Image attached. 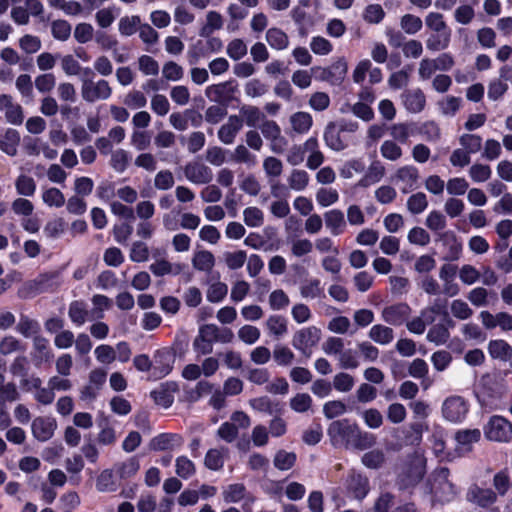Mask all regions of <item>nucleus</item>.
Instances as JSON below:
<instances>
[{
  "mask_svg": "<svg viewBox=\"0 0 512 512\" xmlns=\"http://www.w3.org/2000/svg\"><path fill=\"white\" fill-rule=\"evenodd\" d=\"M32 434L39 441H47L54 435L56 429L55 420L48 417H37L33 420Z\"/></svg>",
  "mask_w": 512,
  "mask_h": 512,
  "instance_id": "obj_18",
  "label": "nucleus"
},
{
  "mask_svg": "<svg viewBox=\"0 0 512 512\" xmlns=\"http://www.w3.org/2000/svg\"><path fill=\"white\" fill-rule=\"evenodd\" d=\"M116 474L121 479H129L137 474L140 468L138 459L135 457L129 458L126 461L115 465Z\"/></svg>",
  "mask_w": 512,
  "mask_h": 512,
  "instance_id": "obj_44",
  "label": "nucleus"
},
{
  "mask_svg": "<svg viewBox=\"0 0 512 512\" xmlns=\"http://www.w3.org/2000/svg\"><path fill=\"white\" fill-rule=\"evenodd\" d=\"M265 38L269 46L278 51L287 49L290 43L288 35L276 27L269 28Z\"/></svg>",
  "mask_w": 512,
  "mask_h": 512,
  "instance_id": "obj_29",
  "label": "nucleus"
},
{
  "mask_svg": "<svg viewBox=\"0 0 512 512\" xmlns=\"http://www.w3.org/2000/svg\"><path fill=\"white\" fill-rule=\"evenodd\" d=\"M449 337H450L449 330L442 323H438V324L433 325L429 329V331H428V333L426 335V339L429 342L434 343L436 345H443V344H445L448 341Z\"/></svg>",
  "mask_w": 512,
  "mask_h": 512,
  "instance_id": "obj_46",
  "label": "nucleus"
},
{
  "mask_svg": "<svg viewBox=\"0 0 512 512\" xmlns=\"http://www.w3.org/2000/svg\"><path fill=\"white\" fill-rule=\"evenodd\" d=\"M192 264L199 271L209 272L214 267L215 258L210 251H198L193 256Z\"/></svg>",
  "mask_w": 512,
  "mask_h": 512,
  "instance_id": "obj_41",
  "label": "nucleus"
},
{
  "mask_svg": "<svg viewBox=\"0 0 512 512\" xmlns=\"http://www.w3.org/2000/svg\"><path fill=\"white\" fill-rule=\"evenodd\" d=\"M488 353L493 359L506 362L512 357V346L502 339L491 340L488 344Z\"/></svg>",
  "mask_w": 512,
  "mask_h": 512,
  "instance_id": "obj_26",
  "label": "nucleus"
},
{
  "mask_svg": "<svg viewBox=\"0 0 512 512\" xmlns=\"http://www.w3.org/2000/svg\"><path fill=\"white\" fill-rule=\"evenodd\" d=\"M268 334L276 339L284 337L288 333V321L279 314L270 315L265 321Z\"/></svg>",
  "mask_w": 512,
  "mask_h": 512,
  "instance_id": "obj_24",
  "label": "nucleus"
},
{
  "mask_svg": "<svg viewBox=\"0 0 512 512\" xmlns=\"http://www.w3.org/2000/svg\"><path fill=\"white\" fill-rule=\"evenodd\" d=\"M406 205L410 213L417 215L427 209L428 200L423 192H417L407 199Z\"/></svg>",
  "mask_w": 512,
  "mask_h": 512,
  "instance_id": "obj_54",
  "label": "nucleus"
},
{
  "mask_svg": "<svg viewBox=\"0 0 512 512\" xmlns=\"http://www.w3.org/2000/svg\"><path fill=\"white\" fill-rule=\"evenodd\" d=\"M15 188L19 195L31 197L36 192V182L27 175H20L15 181Z\"/></svg>",
  "mask_w": 512,
  "mask_h": 512,
  "instance_id": "obj_53",
  "label": "nucleus"
},
{
  "mask_svg": "<svg viewBox=\"0 0 512 512\" xmlns=\"http://www.w3.org/2000/svg\"><path fill=\"white\" fill-rule=\"evenodd\" d=\"M247 52V45L240 38L231 40L226 47L227 55L235 61L242 59L247 54Z\"/></svg>",
  "mask_w": 512,
  "mask_h": 512,
  "instance_id": "obj_62",
  "label": "nucleus"
},
{
  "mask_svg": "<svg viewBox=\"0 0 512 512\" xmlns=\"http://www.w3.org/2000/svg\"><path fill=\"white\" fill-rule=\"evenodd\" d=\"M183 444V438L178 434L162 433L151 439L149 447L154 451H174Z\"/></svg>",
  "mask_w": 512,
  "mask_h": 512,
  "instance_id": "obj_15",
  "label": "nucleus"
},
{
  "mask_svg": "<svg viewBox=\"0 0 512 512\" xmlns=\"http://www.w3.org/2000/svg\"><path fill=\"white\" fill-rule=\"evenodd\" d=\"M141 25V19L137 15L133 16H124L119 20L118 30L119 33L123 36H131L137 30H139V26Z\"/></svg>",
  "mask_w": 512,
  "mask_h": 512,
  "instance_id": "obj_50",
  "label": "nucleus"
},
{
  "mask_svg": "<svg viewBox=\"0 0 512 512\" xmlns=\"http://www.w3.org/2000/svg\"><path fill=\"white\" fill-rule=\"evenodd\" d=\"M61 68L67 76H77L81 71L85 74H92L91 68L82 69L80 63L72 55H65L61 58Z\"/></svg>",
  "mask_w": 512,
  "mask_h": 512,
  "instance_id": "obj_43",
  "label": "nucleus"
},
{
  "mask_svg": "<svg viewBox=\"0 0 512 512\" xmlns=\"http://www.w3.org/2000/svg\"><path fill=\"white\" fill-rule=\"evenodd\" d=\"M41 199L45 205L54 208H60L66 203L64 194L56 187L43 189Z\"/></svg>",
  "mask_w": 512,
  "mask_h": 512,
  "instance_id": "obj_39",
  "label": "nucleus"
},
{
  "mask_svg": "<svg viewBox=\"0 0 512 512\" xmlns=\"http://www.w3.org/2000/svg\"><path fill=\"white\" fill-rule=\"evenodd\" d=\"M173 357L168 352H158L155 356L152 367L153 375L156 378H163L172 370Z\"/></svg>",
  "mask_w": 512,
  "mask_h": 512,
  "instance_id": "obj_28",
  "label": "nucleus"
},
{
  "mask_svg": "<svg viewBox=\"0 0 512 512\" xmlns=\"http://www.w3.org/2000/svg\"><path fill=\"white\" fill-rule=\"evenodd\" d=\"M175 473L179 478L187 480L195 475L196 466L187 456H178L175 460Z\"/></svg>",
  "mask_w": 512,
  "mask_h": 512,
  "instance_id": "obj_38",
  "label": "nucleus"
},
{
  "mask_svg": "<svg viewBox=\"0 0 512 512\" xmlns=\"http://www.w3.org/2000/svg\"><path fill=\"white\" fill-rule=\"evenodd\" d=\"M269 306L273 311L286 309L290 304V299L283 289H275L269 295Z\"/></svg>",
  "mask_w": 512,
  "mask_h": 512,
  "instance_id": "obj_52",
  "label": "nucleus"
},
{
  "mask_svg": "<svg viewBox=\"0 0 512 512\" xmlns=\"http://www.w3.org/2000/svg\"><path fill=\"white\" fill-rule=\"evenodd\" d=\"M344 129H340L335 123H329L324 130L325 144L333 151L339 152L348 147V141L343 136Z\"/></svg>",
  "mask_w": 512,
  "mask_h": 512,
  "instance_id": "obj_16",
  "label": "nucleus"
},
{
  "mask_svg": "<svg viewBox=\"0 0 512 512\" xmlns=\"http://www.w3.org/2000/svg\"><path fill=\"white\" fill-rule=\"evenodd\" d=\"M346 486L348 493L357 500L364 499L370 491L368 477L356 471L349 473Z\"/></svg>",
  "mask_w": 512,
  "mask_h": 512,
  "instance_id": "obj_12",
  "label": "nucleus"
},
{
  "mask_svg": "<svg viewBox=\"0 0 512 512\" xmlns=\"http://www.w3.org/2000/svg\"><path fill=\"white\" fill-rule=\"evenodd\" d=\"M130 161L129 153L124 149H117L111 154L110 165L118 173H123Z\"/></svg>",
  "mask_w": 512,
  "mask_h": 512,
  "instance_id": "obj_56",
  "label": "nucleus"
},
{
  "mask_svg": "<svg viewBox=\"0 0 512 512\" xmlns=\"http://www.w3.org/2000/svg\"><path fill=\"white\" fill-rule=\"evenodd\" d=\"M355 385L354 377L348 373L340 372L333 377V388L341 393H347L352 390Z\"/></svg>",
  "mask_w": 512,
  "mask_h": 512,
  "instance_id": "obj_57",
  "label": "nucleus"
},
{
  "mask_svg": "<svg viewBox=\"0 0 512 512\" xmlns=\"http://www.w3.org/2000/svg\"><path fill=\"white\" fill-rule=\"evenodd\" d=\"M392 180L396 184L400 185L401 191L403 193L414 190L417 188L419 182L418 168L414 165L401 166L395 171L394 175L392 176Z\"/></svg>",
  "mask_w": 512,
  "mask_h": 512,
  "instance_id": "obj_10",
  "label": "nucleus"
},
{
  "mask_svg": "<svg viewBox=\"0 0 512 512\" xmlns=\"http://www.w3.org/2000/svg\"><path fill=\"white\" fill-rule=\"evenodd\" d=\"M223 24V16L218 11H208L205 16V23L199 30V35L201 37H209L215 31L222 29Z\"/></svg>",
  "mask_w": 512,
  "mask_h": 512,
  "instance_id": "obj_25",
  "label": "nucleus"
},
{
  "mask_svg": "<svg viewBox=\"0 0 512 512\" xmlns=\"http://www.w3.org/2000/svg\"><path fill=\"white\" fill-rule=\"evenodd\" d=\"M327 434L335 448L365 450L375 444V437L372 434L362 431L349 419L331 422Z\"/></svg>",
  "mask_w": 512,
  "mask_h": 512,
  "instance_id": "obj_1",
  "label": "nucleus"
},
{
  "mask_svg": "<svg viewBox=\"0 0 512 512\" xmlns=\"http://www.w3.org/2000/svg\"><path fill=\"white\" fill-rule=\"evenodd\" d=\"M240 118L248 127L255 128L266 119L265 114L256 106L244 105L240 108Z\"/></svg>",
  "mask_w": 512,
  "mask_h": 512,
  "instance_id": "obj_27",
  "label": "nucleus"
},
{
  "mask_svg": "<svg viewBox=\"0 0 512 512\" xmlns=\"http://www.w3.org/2000/svg\"><path fill=\"white\" fill-rule=\"evenodd\" d=\"M385 173L384 165L380 161L375 160L370 163L365 175L359 181V185L366 187L375 184L384 177Z\"/></svg>",
  "mask_w": 512,
  "mask_h": 512,
  "instance_id": "obj_31",
  "label": "nucleus"
},
{
  "mask_svg": "<svg viewBox=\"0 0 512 512\" xmlns=\"http://www.w3.org/2000/svg\"><path fill=\"white\" fill-rule=\"evenodd\" d=\"M123 103L126 107L137 110L146 106L147 98L143 92L139 90H131L125 95Z\"/></svg>",
  "mask_w": 512,
  "mask_h": 512,
  "instance_id": "obj_64",
  "label": "nucleus"
},
{
  "mask_svg": "<svg viewBox=\"0 0 512 512\" xmlns=\"http://www.w3.org/2000/svg\"><path fill=\"white\" fill-rule=\"evenodd\" d=\"M451 42V31L433 32L426 40V48L432 52L445 50Z\"/></svg>",
  "mask_w": 512,
  "mask_h": 512,
  "instance_id": "obj_33",
  "label": "nucleus"
},
{
  "mask_svg": "<svg viewBox=\"0 0 512 512\" xmlns=\"http://www.w3.org/2000/svg\"><path fill=\"white\" fill-rule=\"evenodd\" d=\"M261 133L269 141L270 150L276 154H282L287 148L288 141L281 134L280 126L273 120L265 119L259 125Z\"/></svg>",
  "mask_w": 512,
  "mask_h": 512,
  "instance_id": "obj_7",
  "label": "nucleus"
},
{
  "mask_svg": "<svg viewBox=\"0 0 512 512\" xmlns=\"http://www.w3.org/2000/svg\"><path fill=\"white\" fill-rule=\"evenodd\" d=\"M182 170L185 179L195 185H206L213 179L212 169L201 161H189Z\"/></svg>",
  "mask_w": 512,
  "mask_h": 512,
  "instance_id": "obj_8",
  "label": "nucleus"
},
{
  "mask_svg": "<svg viewBox=\"0 0 512 512\" xmlns=\"http://www.w3.org/2000/svg\"><path fill=\"white\" fill-rule=\"evenodd\" d=\"M223 500L226 503H239L245 500L243 508L246 509L249 505L255 502V497L249 494L243 484L235 483L226 486L222 492Z\"/></svg>",
  "mask_w": 512,
  "mask_h": 512,
  "instance_id": "obj_13",
  "label": "nucleus"
},
{
  "mask_svg": "<svg viewBox=\"0 0 512 512\" xmlns=\"http://www.w3.org/2000/svg\"><path fill=\"white\" fill-rule=\"evenodd\" d=\"M368 336L375 343L385 346L393 341L394 331L388 326L376 324L370 328Z\"/></svg>",
  "mask_w": 512,
  "mask_h": 512,
  "instance_id": "obj_30",
  "label": "nucleus"
},
{
  "mask_svg": "<svg viewBox=\"0 0 512 512\" xmlns=\"http://www.w3.org/2000/svg\"><path fill=\"white\" fill-rule=\"evenodd\" d=\"M321 339V330L316 326L304 327L296 331L292 337V346L309 357L312 353V348L318 344Z\"/></svg>",
  "mask_w": 512,
  "mask_h": 512,
  "instance_id": "obj_5",
  "label": "nucleus"
},
{
  "mask_svg": "<svg viewBox=\"0 0 512 512\" xmlns=\"http://www.w3.org/2000/svg\"><path fill=\"white\" fill-rule=\"evenodd\" d=\"M112 93L113 88L109 81L104 78L96 80L92 78L81 79L80 94L82 100L88 104L106 101L111 98Z\"/></svg>",
  "mask_w": 512,
  "mask_h": 512,
  "instance_id": "obj_2",
  "label": "nucleus"
},
{
  "mask_svg": "<svg viewBox=\"0 0 512 512\" xmlns=\"http://www.w3.org/2000/svg\"><path fill=\"white\" fill-rule=\"evenodd\" d=\"M440 239L449 246L448 259L457 260L460 257L462 251V243L458 241L456 235L453 232H444L440 235Z\"/></svg>",
  "mask_w": 512,
  "mask_h": 512,
  "instance_id": "obj_49",
  "label": "nucleus"
},
{
  "mask_svg": "<svg viewBox=\"0 0 512 512\" xmlns=\"http://www.w3.org/2000/svg\"><path fill=\"white\" fill-rule=\"evenodd\" d=\"M467 500L477 506L487 508L497 500V494L490 488L472 485L467 491Z\"/></svg>",
  "mask_w": 512,
  "mask_h": 512,
  "instance_id": "obj_14",
  "label": "nucleus"
},
{
  "mask_svg": "<svg viewBox=\"0 0 512 512\" xmlns=\"http://www.w3.org/2000/svg\"><path fill=\"white\" fill-rule=\"evenodd\" d=\"M430 491L439 502H450L457 495V489L449 480V470L440 468L433 472L430 479Z\"/></svg>",
  "mask_w": 512,
  "mask_h": 512,
  "instance_id": "obj_3",
  "label": "nucleus"
},
{
  "mask_svg": "<svg viewBox=\"0 0 512 512\" xmlns=\"http://www.w3.org/2000/svg\"><path fill=\"white\" fill-rule=\"evenodd\" d=\"M68 315L70 320L77 326H82L89 318L86 304L82 301H73L69 305Z\"/></svg>",
  "mask_w": 512,
  "mask_h": 512,
  "instance_id": "obj_37",
  "label": "nucleus"
},
{
  "mask_svg": "<svg viewBox=\"0 0 512 512\" xmlns=\"http://www.w3.org/2000/svg\"><path fill=\"white\" fill-rule=\"evenodd\" d=\"M365 170V163L361 159H351L346 161L340 168V176L344 179H350L355 174H361Z\"/></svg>",
  "mask_w": 512,
  "mask_h": 512,
  "instance_id": "obj_58",
  "label": "nucleus"
},
{
  "mask_svg": "<svg viewBox=\"0 0 512 512\" xmlns=\"http://www.w3.org/2000/svg\"><path fill=\"white\" fill-rule=\"evenodd\" d=\"M348 410V406L342 400H331L323 405V414L327 419L340 417Z\"/></svg>",
  "mask_w": 512,
  "mask_h": 512,
  "instance_id": "obj_51",
  "label": "nucleus"
},
{
  "mask_svg": "<svg viewBox=\"0 0 512 512\" xmlns=\"http://www.w3.org/2000/svg\"><path fill=\"white\" fill-rule=\"evenodd\" d=\"M386 13L380 4L373 3L367 5L362 12V19L372 25H376L382 22Z\"/></svg>",
  "mask_w": 512,
  "mask_h": 512,
  "instance_id": "obj_45",
  "label": "nucleus"
},
{
  "mask_svg": "<svg viewBox=\"0 0 512 512\" xmlns=\"http://www.w3.org/2000/svg\"><path fill=\"white\" fill-rule=\"evenodd\" d=\"M228 293V286L223 282L212 283L206 292V298L211 303L221 302Z\"/></svg>",
  "mask_w": 512,
  "mask_h": 512,
  "instance_id": "obj_63",
  "label": "nucleus"
},
{
  "mask_svg": "<svg viewBox=\"0 0 512 512\" xmlns=\"http://www.w3.org/2000/svg\"><path fill=\"white\" fill-rule=\"evenodd\" d=\"M226 448L209 449L204 458V465L209 470L218 471L224 466V458L227 453Z\"/></svg>",
  "mask_w": 512,
  "mask_h": 512,
  "instance_id": "obj_35",
  "label": "nucleus"
},
{
  "mask_svg": "<svg viewBox=\"0 0 512 512\" xmlns=\"http://www.w3.org/2000/svg\"><path fill=\"white\" fill-rule=\"evenodd\" d=\"M324 221L327 229L334 236L342 234L346 229L344 213L339 209H331L324 213Z\"/></svg>",
  "mask_w": 512,
  "mask_h": 512,
  "instance_id": "obj_21",
  "label": "nucleus"
},
{
  "mask_svg": "<svg viewBox=\"0 0 512 512\" xmlns=\"http://www.w3.org/2000/svg\"><path fill=\"white\" fill-rule=\"evenodd\" d=\"M273 359L278 366H289L293 363L295 355L290 348L277 345L273 350Z\"/></svg>",
  "mask_w": 512,
  "mask_h": 512,
  "instance_id": "obj_60",
  "label": "nucleus"
},
{
  "mask_svg": "<svg viewBox=\"0 0 512 512\" xmlns=\"http://www.w3.org/2000/svg\"><path fill=\"white\" fill-rule=\"evenodd\" d=\"M425 24L433 32L451 31L444 20V16L439 12H430L425 17Z\"/></svg>",
  "mask_w": 512,
  "mask_h": 512,
  "instance_id": "obj_61",
  "label": "nucleus"
},
{
  "mask_svg": "<svg viewBox=\"0 0 512 512\" xmlns=\"http://www.w3.org/2000/svg\"><path fill=\"white\" fill-rule=\"evenodd\" d=\"M292 130L298 134H306L311 129L313 118L308 112L299 111L290 116Z\"/></svg>",
  "mask_w": 512,
  "mask_h": 512,
  "instance_id": "obj_32",
  "label": "nucleus"
},
{
  "mask_svg": "<svg viewBox=\"0 0 512 512\" xmlns=\"http://www.w3.org/2000/svg\"><path fill=\"white\" fill-rule=\"evenodd\" d=\"M237 336L246 345H253L260 339L261 332L256 326L246 324L238 329Z\"/></svg>",
  "mask_w": 512,
  "mask_h": 512,
  "instance_id": "obj_59",
  "label": "nucleus"
},
{
  "mask_svg": "<svg viewBox=\"0 0 512 512\" xmlns=\"http://www.w3.org/2000/svg\"><path fill=\"white\" fill-rule=\"evenodd\" d=\"M215 338L214 324L202 325L192 343L194 352L198 356L211 354L213 352Z\"/></svg>",
  "mask_w": 512,
  "mask_h": 512,
  "instance_id": "obj_9",
  "label": "nucleus"
},
{
  "mask_svg": "<svg viewBox=\"0 0 512 512\" xmlns=\"http://www.w3.org/2000/svg\"><path fill=\"white\" fill-rule=\"evenodd\" d=\"M264 220V212L256 206H248L243 210V222L250 228L261 227Z\"/></svg>",
  "mask_w": 512,
  "mask_h": 512,
  "instance_id": "obj_40",
  "label": "nucleus"
},
{
  "mask_svg": "<svg viewBox=\"0 0 512 512\" xmlns=\"http://www.w3.org/2000/svg\"><path fill=\"white\" fill-rule=\"evenodd\" d=\"M441 412L446 421L460 423L466 418L469 412V403L462 396L451 395L443 401Z\"/></svg>",
  "mask_w": 512,
  "mask_h": 512,
  "instance_id": "obj_4",
  "label": "nucleus"
},
{
  "mask_svg": "<svg viewBox=\"0 0 512 512\" xmlns=\"http://www.w3.org/2000/svg\"><path fill=\"white\" fill-rule=\"evenodd\" d=\"M381 156L389 161H398L402 155V148L393 140H385L380 146Z\"/></svg>",
  "mask_w": 512,
  "mask_h": 512,
  "instance_id": "obj_55",
  "label": "nucleus"
},
{
  "mask_svg": "<svg viewBox=\"0 0 512 512\" xmlns=\"http://www.w3.org/2000/svg\"><path fill=\"white\" fill-rule=\"evenodd\" d=\"M16 331L25 338H33L39 334L40 324L35 319L21 315L16 325Z\"/></svg>",
  "mask_w": 512,
  "mask_h": 512,
  "instance_id": "obj_34",
  "label": "nucleus"
},
{
  "mask_svg": "<svg viewBox=\"0 0 512 512\" xmlns=\"http://www.w3.org/2000/svg\"><path fill=\"white\" fill-rule=\"evenodd\" d=\"M309 174L305 170L293 169L287 179L288 186L294 191H303L309 184Z\"/></svg>",
  "mask_w": 512,
  "mask_h": 512,
  "instance_id": "obj_42",
  "label": "nucleus"
},
{
  "mask_svg": "<svg viewBox=\"0 0 512 512\" xmlns=\"http://www.w3.org/2000/svg\"><path fill=\"white\" fill-rule=\"evenodd\" d=\"M25 346L19 339L12 335H6L0 340V354L8 356L15 352H24Z\"/></svg>",
  "mask_w": 512,
  "mask_h": 512,
  "instance_id": "obj_47",
  "label": "nucleus"
},
{
  "mask_svg": "<svg viewBox=\"0 0 512 512\" xmlns=\"http://www.w3.org/2000/svg\"><path fill=\"white\" fill-rule=\"evenodd\" d=\"M175 385H162L160 388L151 392V397L155 403L163 408H169L174 402Z\"/></svg>",
  "mask_w": 512,
  "mask_h": 512,
  "instance_id": "obj_36",
  "label": "nucleus"
},
{
  "mask_svg": "<svg viewBox=\"0 0 512 512\" xmlns=\"http://www.w3.org/2000/svg\"><path fill=\"white\" fill-rule=\"evenodd\" d=\"M487 439L495 442H509L512 440V424L502 416H493L484 427Z\"/></svg>",
  "mask_w": 512,
  "mask_h": 512,
  "instance_id": "obj_6",
  "label": "nucleus"
},
{
  "mask_svg": "<svg viewBox=\"0 0 512 512\" xmlns=\"http://www.w3.org/2000/svg\"><path fill=\"white\" fill-rule=\"evenodd\" d=\"M411 314V308L407 303H396L383 308L381 317L384 322L399 326L407 321Z\"/></svg>",
  "mask_w": 512,
  "mask_h": 512,
  "instance_id": "obj_11",
  "label": "nucleus"
},
{
  "mask_svg": "<svg viewBox=\"0 0 512 512\" xmlns=\"http://www.w3.org/2000/svg\"><path fill=\"white\" fill-rule=\"evenodd\" d=\"M481 432L479 429H463L455 434V441L457 443L456 449L461 452H469L472 445L479 441Z\"/></svg>",
  "mask_w": 512,
  "mask_h": 512,
  "instance_id": "obj_22",
  "label": "nucleus"
},
{
  "mask_svg": "<svg viewBox=\"0 0 512 512\" xmlns=\"http://www.w3.org/2000/svg\"><path fill=\"white\" fill-rule=\"evenodd\" d=\"M243 127L242 119L237 115H231L227 122L218 130V138L224 144H232Z\"/></svg>",
  "mask_w": 512,
  "mask_h": 512,
  "instance_id": "obj_19",
  "label": "nucleus"
},
{
  "mask_svg": "<svg viewBox=\"0 0 512 512\" xmlns=\"http://www.w3.org/2000/svg\"><path fill=\"white\" fill-rule=\"evenodd\" d=\"M234 87L230 81L209 85L205 89V96L212 102L224 103L234 94Z\"/></svg>",
  "mask_w": 512,
  "mask_h": 512,
  "instance_id": "obj_17",
  "label": "nucleus"
},
{
  "mask_svg": "<svg viewBox=\"0 0 512 512\" xmlns=\"http://www.w3.org/2000/svg\"><path fill=\"white\" fill-rule=\"evenodd\" d=\"M400 27L408 35H415L422 27L423 22L420 17L413 14H404L400 18Z\"/></svg>",
  "mask_w": 512,
  "mask_h": 512,
  "instance_id": "obj_48",
  "label": "nucleus"
},
{
  "mask_svg": "<svg viewBox=\"0 0 512 512\" xmlns=\"http://www.w3.org/2000/svg\"><path fill=\"white\" fill-rule=\"evenodd\" d=\"M20 144V134L13 128H8L0 136V150L8 156H15Z\"/></svg>",
  "mask_w": 512,
  "mask_h": 512,
  "instance_id": "obj_23",
  "label": "nucleus"
},
{
  "mask_svg": "<svg viewBox=\"0 0 512 512\" xmlns=\"http://www.w3.org/2000/svg\"><path fill=\"white\" fill-rule=\"evenodd\" d=\"M401 99L404 107L410 113H420L426 104V97L420 89L405 91L402 93Z\"/></svg>",
  "mask_w": 512,
  "mask_h": 512,
  "instance_id": "obj_20",
  "label": "nucleus"
}]
</instances>
